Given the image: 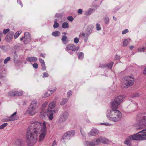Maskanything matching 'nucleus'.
<instances>
[{
    "label": "nucleus",
    "instance_id": "obj_15",
    "mask_svg": "<svg viewBox=\"0 0 146 146\" xmlns=\"http://www.w3.org/2000/svg\"><path fill=\"white\" fill-rule=\"evenodd\" d=\"M56 90V88H54L53 90H48L43 97L46 98L48 97L52 94L54 92H55Z\"/></svg>",
    "mask_w": 146,
    "mask_h": 146
},
{
    "label": "nucleus",
    "instance_id": "obj_1",
    "mask_svg": "<svg viewBox=\"0 0 146 146\" xmlns=\"http://www.w3.org/2000/svg\"><path fill=\"white\" fill-rule=\"evenodd\" d=\"M40 135L39 140L42 141L46 133V123L36 121L32 123L29 126L27 131V139L26 142L29 146H32L35 143L37 139L38 134Z\"/></svg>",
    "mask_w": 146,
    "mask_h": 146
},
{
    "label": "nucleus",
    "instance_id": "obj_24",
    "mask_svg": "<svg viewBox=\"0 0 146 146\" xmlns=\"http://www.w3.org/2000/svg\"><path fill=\"white\" fill-rule=\"evenodd\" d=\"M55 102L53 101L51 103H50L49 104L48 106V108L50 109L54 108L55 107Z\"/></svg>",
    "mask_w": 146,
    "mask_h": 146
},
{
    "label": "nucleus",
    "instance_id": "obj_40",
    "mask_svg": "<svg viewBox=\"0 0 146 146\" xmlns=\"http://www.w3.org/2000/svg\"><path fill=\"white\" fill-rule=\"evenodd\" d=\"M58 23L56 21H54V24L53 25V27L54 28H56L58 27Z\"/></svg>",
    "mask_w": 146,
    "mask_h": 146
},
{
    "label": "nucleus",
    "instance_id": "obj_51",
    "mask_svg": "<svg viewBox=\"0 0 146 146\" xmlns=\"http://www.w3.org/2000/svg\"><path fill=\"white\" fill-rule=\"evenodd\" d=\"M72 92L71 91V90H70L69 91V92H68L67 93V94L68 95V96H71L72 95Z\"/></svg>",
    "mask_w": 146,
    "mask_h": 146
},
{
    "label": "nucleus",
    "instance_id": "obj_23",
    "mask_svg": "<svg viewBox=\"0 0 146 146\" xmlns=\"http://www.w3.org/2000/svg\"><path fill=\"white\" fill-rule=\"evenodd\" d=\"M52 35L54 36L57 37L59 36L60 35V33L59 31H55L52 33Z\"/></svg>",
    "mask_w": 146,
    "mask_h": 146
},
{
    "label": "nucleus",
    "instance_id": "obj_50",
    "mask_svg": "<svg viewBox=\"0 0 146 146\" xmlns=\"http://www.w3.org/2000/svg\"><path fill=\"white\" fill-rule=\"evenodd\" d=\"M48 74L47 72H44L43 74V77L45 78V77H47L48 76Z\"/></svg>",
    "mask_w": 146,
    "mask_h": 146
},
{
    "label": "nucleus",
    "instance_id": "obj_36",
    "mask_svg": "<svg viewBox=\"0 0 146 146\" xmlns=\"http://www.w3.org/2000/svg\"><path fill=\"white\" fill-rule=\"evenodd\" d=\"M128 40L127 39H125L123 42V46H127L128 44Z\"/></svg>",
    "mask_w": 146,
    "mask_h": 146
},
{
    "label": "nucleus",
    "instance_id": "obj_47",
    "mask_svg": "<svg viewBox=\"0 0 146 146\" xmlns=\"http://www.w3.org/2000/svg\"><path fill=\"white\" fill-rule=\"evenodd\" d=\"M106 64H100V66L101 68H106Z\"/></svg>",
    "mask_w": 146,
    "mask_h": 146
},
{
    "label": "nucleus",
    "instance_id": "obj_8",
    "mask_svg": "<svg viewBox=\"0 0 146 146\" xmlns=\"http://www.w3.org/2000/svg\"><path fill=\"white\" fill-rule=\"evenodd\" d=\"M69 116L68 113L67 111H64L63 112L58 122L60 123H63L66 121Z\"/></svg>",
    "mask_w": 146,
    "mask_h": 146
},
{
    "label": "nucleus",
    "instance_id": "obj_10",
    "mask_svg": "<svg viewBox=\"0 0 146 146\" xmlns=\"http://www.w3.org/2000/svg\"><path fill=\"white\" fill-rule=\"evenodd\" d=\"M117 110H111L108 111L107 113V116L108 119L110 120H111L112 118L116 113V111Z\"/></svg>",
    "mask_w": 146,
    "mask_h": 146
},
{
    "label": "nucleus",
    "instance_id": "obj_6",
    "mask_svg": "<svg viewBox=\"0 0 146 146\" xmlns=\"http://www.w3.org/2000/svg\"><path fill=\"white\" fill-rule=\"evenodd\" d=\"M138 124L139 125L140 128H142L146 127V114L141 115V119Z\"/></svg>",
    "mask_w": 146,
    "mask_h": 146
},
{
    "label": "nucleus",
    "instance_id": "obj_37",
    "mask_svg": "<svg viewBox=\"0 0 146 146\" xmlns=\"http://www.w3.org/2000/svg\"><path fill=\"white\" fill-rule=\"evenodd\" d=\"M11 59V58L10 57H7L4 60V63L5 64L7 63Z\"/></svg>",
    "mask_w": 146,
    "mask_h": 146
},
{
    "label": "nucleus",
    "instance_id": "obj_56",
    "mask_svg": "<svg viewBox=\"0 0 146 146\" xmlns=\"http://www.w3.org/2000/svg\"><path fill=\"white\" fill-rule=\"evenodd\" d=\"M47 104L48 103H46L45 104H43L42 105V107H45L47 105Z\"/></svg>",
    "mask_w": 146,
    "mask_h": 146
},
{
    "label": "nucleus",
    "instance_id": "obj_5",
    "mask_svg": "<svg viewBox=\"0 0 146 146\" xmlns=\"http://www.w3.org/2000/svg\"><path fill=\"white\" fill-rule=\"evenodd\" d=\"M134 83L133 78L131 76H128L125 78L122 85L123 87L127 88L132 85Z\"/></svg>",
    "mask_w": 146,
    "mask_h": 146
},
{
    "label": "nucleus",
    "instance_id": "obj_4",
    "mask_svg": "<svg viewBox=\"0 0 146 146\" xmlns=\"http://www.w3.org/2000/svg\"><path fill=\"white\" fill-rule=\"evenodd\" d=\"M37 101L36 100H33L29 107L28 112L31 115H33L36 113L35 109L37 104Z\"/></svg>",
    "mask_w": 146,
    "mask_h": 146
},
{
    "label": "nucleus",
    "instance_id": "obj_43",
    "mask_svg": "<svg viewBox=\"0 0 146 146\" xmlns=\"http://www.w3.org/2000/svg\"><path fill=\"white\" fill-rule=\"evenodd\" d=\"M9 31H10V29H4L3 30V33L5 35L7 33H8Z\"/></svg>",
    "mask_w": 146,
    "mask_h": 146
},
{
    "label": "nucleus",
    "instance_id": "obj_59",
    "mask_svg": "<svg viewBox=\"0 0 146 146\" xmlns=\"http://www.w3.org/2000/svg\"><path fill=\"white\" fill-rule=\"evenodd\" d=\"M134 48V47L133 46H130V47H129V49H130V50H132V49L133 48Z\"/></svg>",
    "mask_w": 146,
    "mask_h": 146
},
{
    "label": "nucleus",
    "instance_id": "obj_49",
    "mask_svg": "<svg viewBox=\"0 0 146 146\" xmlns=\"http://www.w3.org/2000/svg\"><path fill=\"white\" fill-rule=\"evenodd\" d=\"M67 19L70 21H72L74 19L72 16H69L68 17Z\"/></svg>",
    "mask_w": 146,
    "mask_h": 146
},
{
    "label": "nucleus",
    "instance_id": "obj_60",
    "mask_svg": "<svg viewBox=\"0 0 146 146\" xmlns=\"http://www.w3.org/2000/svg\"><path fill=\"white\" fill-rule=\"evenodd\" d=\"M143 74H146V67L144 69L143 72Z\"/></svg>",
    "mask_w": 146,
    "mask_h": 146
},
{
    "label": "nucleus",
    "instance_id": "obj_11",
    "mask_svg": "<svg viewBox=\"0 0 146 146\" xmlns=\"http://www.w3.org/2000/svg\"><path fill=\"white\" fill-rule=\"evenodd\" d=\"M13 35L14 33L13 32L9 33L5 37V39L8 42L11 41L13 39Z\"/></svg>",
    "mask_w": 146,
    "mask_h": 146
},
{
    "label": "nucleus",
    "instance_id": "obj_39",
    "mask_svg": "<svg viewBox=\"0 0 146 146\" xmlns=\"http://www.w3.org/2000/svg\"><path fill=\"white\" fill-rule=\"evenodd\" d=\"M84 57V54L82 52H80L78 55V58L79 59H82Z\"/></svg>",
    "mask_w": 146,
    "mask_h": 146
},
{
    "label": "nucleus",
    "instance_id": "obj_38",
    "mask_svg": "<svg viewBox=\"0 0 146 146\" xmlns=\"http://www.w3.org/2000/svg\"><path fill=\"white\" fill-rule=\"evenodd\" d=\"M67 39V36L66 35H62L61 40L63 42H65Z\"/></svg>",
    "mask_w": 146,
    "mask_h": 146
},
{
    "label": "nucleus",
    "instance_id": "obj_17",
    "mask_svg": "<svg viewBox=\"0 0 146 146\" xmlns=\"http://www.w3.org/2000/svg\"><path fill=\"white\" fill-rule=\"evenodd\" d=\"M85 144L86 146H92L96 145L94 139L91 141H86L85 142Z\"/></svg>",
    "mask_w": 146,
    "mask_h": 146
},
{
    "label": "nucleus",
    "instance_id": "obj_30",
    "mask_svg": "<svg viewBox=\"0 0 146 146\" xmlns=\"http://www.w3.org/2000/svg\"><path fill=\"white\" fill-rule=\"evenodd\" d=\"M62 27L64 29L68 28L69 27L68 24L66 22H64L62 23Z\"/></svg>",
    "mask_w": 146,
    "mask_h": 146
},
{
    "label": "nucleus",
    "instance_id": "obj_46",
    "mask_svg": "<svg viewBox=\"0 0 146 146\" xmlns=\"http://www.w3.org/2000/svg\"><path fill=\"white\" fill-rule=\"evenodd\" d=\"M79 41V39L78 38L76 37V38H74V42L75 43H76V44L78 43V42Z\"/></svg>",
    "mask_w": 146,
    "mask_h": 146
},
{
    "label": "nucleus",
    "instance_id": "obj_28",
    "mask_svg": "<svg viewBox=\"0 0 146 146\" xmlns=\"http://www.w3.org/2000/svg\"><path fill=\"white\" fill-rule=\"evenodd\" d=\"M24 43L25 44H27L31 40V38H29V39L27 38H24Z\"/></svg>",
    "mask_w": 146,
    "mask_h": 146
},
{
    "label": "nucleus",
    "instance_id": "obj_21",
    "mask_svg": "<svg viewBox=\"0 0 146 146\" xmlns=\"http://www.w3.org/2000/svg\"><path fill=\"white\" fill-rule=\"evenodd\" d=\"M15 144L18 146H22L23 144V141L20 139H17L15 141Z\"/></svg>",
    "mask_w": 146,
    "mask_h": 146
},
{
    "label": "nucleus",
    "instance_id": "obj_33",
    "mask_svg": "<svg viewBox=\"0 0 146 146\" xmlns=\"http://www.w3.org/2000/svg\"><path fill=\"white\" fill-rule=\"evenodd\" d=\"M15 91L12 90L10 91L8 93V95L9 96L14 97V94L15 93Z\"/></svg>",
    "mask_w": 146,
    "mask_h": 146
},
{
    "label": "nucleus",
    "instance_id": "obj_7",
    "mask_svg": "<svg viewBox=\"0 0 146 146\" xmlns=\"http://www.w3.org/2000/svg\"><path fill=\"white\" fill-rule=\"evenodd\" d=\"M75 133V131L74 130L68 131L64 135L61 139L62 140H69L70 138V137L74 135Z\"/></svg>",
    "mask_w": 146,
    "mask_h": 146
},
{
    "label": "nucleus",
    "instance_id": "obj_2",
    "mask_svg": "<svg viewBox=\"0 0 146 146\" xmlns=\"http://www.w3.org/2000/svg\"><path fill=\"white\" fill-rule=\"evenodd\" d=\"M146 139V128L143 129L135 134L129 136L126 139L124 143L129 146L131 145L130 141L132 140H144Z\"/></svg>",
    "mask_w": 146,
    "mask_h": 146
},
{
    "label": "nucleus",
    "instance_id": "obj_57",
    "mask_svg": "<svg viewBox=\"0 0 146 146\" xmlns=\"http://www.w3.org/2000/svg\"><path fill=\"white\" fill-rule=\"evenodd\" d=\"M119 57L117 55H116L115 58V59L116 60L119 59Z\"/></svg>",
    "mask_w": 146,
    "mask_h": 146
},
{
    "label": "nucleus",
    "instance_id": "obj_64",
    "mask_svg": "<svg viewBox=\"0 0 146 146\" xmlns=\"http://www.w3.org/2000/svg\"><path fill=\"white\" fill-rule=\"evenodd\" d=\"M62 34L64 35H65L66 34V32H63L62 33Z\"/></svg>",
    "mask_w": 146,
    "mask_h": 146
},
{
    "label": "nucleus",
    "instance_id": "obj_19",
    "mask_svg": "<svg viewBox=\"0 0 146 146\" xmlns=\"http://www.w3.org/2000/svg\"><path fill=\"white\" fill-rule=\"evenodd\" d=\"M26 60L30 62H36L38 60L37 58L35 57H28L26 59Z\"/></svg>",
    "mask_w": 146,
    "mask_h": 146
},
{
    "label": "nucleus",
    "instance_id": "obj_13",
    "mask_svg": "<svg viewBox=\"0 0 146 146\" xmlns=\"http://www.w3.org/2000/svg\"><path fill=\"white\" fill-rule=\"evenodd\" d=\"M16 114V112H14L9 117H8L7 119V121H11L17 120L18 118V116H15Z\"/></svg>",
    "mask_w": 146,
    "mask_h": 146
},
{
    "label": "nucleus",
    "instance_id": "obj_32",
    "mask_svg": "<svg viewBox=\"0 0 146 146\" xmlns=\"http://www.w3.org/2000/svg\"><path fill=\"white\" fill-rule=\"evenodd\" d=\"M46 115V113L44 112H40V118L43 119L44 118Z\"/></svg>",
    "mask_w": 146,
    "mask_h": 146
},
{
    "label": "nucleus",
    "instance_id": "obj_58",
    "mask_svg": "<svg viewBox=\"0 0 146 146\" xmlns=\"http://www.w3.org/2000/svg\"><path fill=\"white\" fill-rule=\"evenodd\" d=\"M101 124H102V125H109V124H108V123H101Z\"/></svg>",
    "mask_w": 146,
    "mask_h": 146
},
{
    "label": "nucleus",
    "instance_id": "obj_31",
    "mask_svg": "<svg viewBox=\"0 0 146 146\" xmlns=\"http://www.w3.org/2000/svg\"><path fill=\"white\" fill-rule=\"evenodd\" d=\"M22 32L21 31H17L15 34L14 36V38H17L19 36V35Z\"/></svg>",
    "mask_w": 146,
    "mask_h": 146
},
{
    "label": "nucleus",
    "instance_id": "obj_14",
    "mask_svg": "<svg viewBox=\"0 0 146 146\" xmlns=\"http://www.w3.org/2000/svg\"><path fill=\"white\" fill-rule=\"evenodd\" d=\"M66 49L68 50L75 51L76 50V46L73 44H69L67 45Z\"/></svg>",
    "mask_w": 146,
    "mask_h": 146
},
{
    "label": "nucleus",
    "instance_id": "obj_42",
    "mask_svg": "<svg viewBox=\"0 0 146 146\" xmlns=\"http://www.w3.org/2000/svg\"><path fill=\"white\" fill-rule=\"evenodd\" d=\"M96 28L97 30L98 31H100L101 29L100 25L98 23L96 24Z\"/></svg>",
    "mask_w": 146,
    "mask_h": 146
},
{
    "label": "nucleus",
    "instance_id": "obj_35",
    "mask_svg": "<svg viewBox=\"0 0 146 146\" xmlns=\"http://www.w3.org/2000/svg\"><path fill=\"white\" fill-rule=\"evenodd\" d=\"M8 125V123H3L0 126V129H4L6 126Z\"/></svg>",
    "mask_w": 146,
    "mask_h": 146
},
{
    "label": "nucleus",
    "instance_id": "obj_48",
    "mask_svg": "<svg viewBox=\"0 0 146 146\" xmlns=\"http://www.w3.org/2000/svg\"><path fill=\"white\" fill-rule=\"evenodd\" d=\"M128 32H129V31H128V29H126L124 30V31H123L122 32V34L123 35H124V34L128 33Z\"/></svg>",
    "mask_w": 146,
    "mask_h": 146
},
{
    "label": "nucleus",
    "instance_id": "obj_12",
    "mask_svg": "<svg viewBox=\"0 0 146 146\" xmlns=\"http://www.w3.org/2000/svg\"><path fill=\"white\" fill-rule=\"evenodd\" d=\"M99 133V131L95 128L92 129L91 131L88 133V135L90 136H95L97 135Z\"/></svg>",
    "mask_w": 146,
    "mask_h": 146
},
{
    "label": "nucleus",
    "instance_id": "obj_62",
    "mask_svg": "<svg viewBox=\"0 0 146 146\" xmlns=\"http://www.w3.org/2000/svg\"><path fill=\"white\" fill-rule=\"evenodd\" d=\"M82 35L83 36H85V35H86V34H85L84 33H82Z\"/></svg>",
    "mask_w": 146,
    "mask_h": 146
},
{
    "label": "nucleus",
    "instance_id": "obj_55",
    "mask_svg": "<svg viewBox=\"0 0 146 146\" xmlns=\"http://www.w3.org/2000/svg\"><path fill=\"white\" fill-rule=\"evenodd\" d=\"M40 56L44 58H45V56L42 53H41L40 55Z\"/></svg>",
    "mask_w": 146,
    "mask_h": 146
},
{
    "label": "nucleus",
    "instance_id": "obj_54",
    "mask_svg": "<svg viewBox=\"0 0 146 146\" xmlns=\"http://www.w3.org/2000/svg\"><path fill=\"white\" fill-rule=\"evenodd\" d=\"M139 96V95L137 93H136L135 94H133V97H132L133 98H134V97H138V96Z\"/></svg>",
    "mask_w": 146,
    "mask_h": 146
},
{
    "label": "nucleus",
    "instance_id": "obj_3",
    "mask_svg": "<svg viewBox=\"0 0 146 146\" xmlns=\"http://www.w3.org/2000/svg\"><path fill=\"white\" fill-rule=\"evenodd\" d=\"M123 99V97L122 96H119L115 98L111 103V108L112 109L115 110L118 108V106L122 102Z\"/></svg>",
    "mask_w": 146,
    "mask_h": 146
},
{
    "label": "nucleus",
    "instance_id": "obj_9",
    "mask_svg": "<svg viewBox=\"0 0 146 146\" xmlns=\"http://www.w3.org/2000/svg\"><path fill=\"white\" fill-rule=\"evenodd\" d=\"M116 113L111 121H119L121 117V113L118 110L115 111Z\"/></svg>",
    "mask_w": 146,
    "mask_h": 146
},
{
    "label": "nucleus",
    "instance_id": "obj_16",
    "mask_svg": "<svg viewBox=\"0 0 146 146\" xmlns=\"http://www.w3.org/2000/svg\"><path fill=\"white\" fill-rule=\"evenodd\" d=\"M48 113L50 114L48 115V118L49 119L51 120L53 118V113H55L56 111L54 110H48Z\"/></svg>",
    "mask_w": 146,
    "mask_h": 146
},
{
    "label": "nucleus",
    "instance_id": "obj_26",
    "mask_svg": "<svg viewBox=\"0 0 146 146\" xmlns=\"http://www.w3.org/2000/svg\"><path fill=\"white\" fill-rule=\"evenodd\" d=\"M24 37L27 38L28 39L31 38V35L28 32H26L24 33Z\"/></svg>",
    "mask_w": 146,
    "mask_h": 146
},
{
    "label": "nucleus",
    "instance_id": "obj_44",
    "mask_svg": "<svg viewBox=\"0 0 146 146\" xmlns=\"http://www.w3.org/2000/svg\"><path fill=\"white\" fill-rule=\"evenodd\" d=\"M33 66L34 68L37 69L38 68V64L36 63L35 62L33 64Z\"/></svg>",
    "mask_w": 146,
    "mask_h": 146
},
{
    "label": "nucleus",
    "instance_id": "obj_34",
    "mask_svg": "<svg viewBox=\"0 0 146 146\" xmlns=\"http://www.w3.org/2000/svg\"><path fill=\"white\" fill-rule=\"evenodd\" d=\"M108 142V140L105 138L102 137V142L103 143H106Z\"/></svg>",
    "mask_w": 146,
    "mask_h": 146
},
{
    "label": "nucleus",
    "instance_id": "obj_22",
    "mask_svg": "<svg viewBox=\"0 0 146 146\" xmlns=\"http://www.w3.org/2000/svg\"><path fill=\"white\" fill-rule=\"evenodd\" d=\"M96 145L99 144L102 142V137H99L97 139H94Z\"/></svg>",
    "mask_w": 146,
    "mask_h": 146
},
{
    "label": "nucleus",
    "instance_id": "obj_61",
    "mask_svg": "<svg viewBox=\"0 0 146 146\" xmlns=\"http://www.w3.org/2000/svg\"><path fill=\"white\" fill-rule=\"evenodd\" d=\"M113 19L115 21H116L117 18L113 16Z\"/></svg>",
    "mask_w": 146,
    "mask_h": 146
},
{
    "label": "nucleus",
    "instance_id": "obj_18",
    "mask_svg": "<svg viewBox=\"0 0 146 146\" xmlns=\"http://www.w3.org/2000/svg\"><path fill=\"white\" fill-rule=\"evenodd\" d=\"M39 60L41 64L42 70L43 71L46 70V67L45 64V62L44 60H42L41 58H40L39 59Z\"/></svg>",
    "mask_w": 146,
    "mask_h": 146
},
{
    "label": "nucleus",
    "instance_id": "obj_29",
    "mask_svg": "<svg viewBox=\"0 0 146 146\" xmlns=\"http://www.w3.org/2000/svg\"><path fill=\"white\" fill-rule=\"evenodd\" d=\"M113 63V62H111L110 63L106 64V68H112Z\"/></svg>",
    "mask_w": 146,
    "mask_h": 146
},
{
    "label": "nucleus",
    "instance_id": "obj_45",
    "mask_svg": "<svg viewBox=\"0 0 146 146\" xmlns=\"http://www.w3.org/2000/svg\"><path fill=\"white\" fill-rule=\"evenodd\" d=\"M145 48H144L143 47L141 48H139L138 49V50L139 52H143L145 51Z\"/></svg>",
    "mask_w": 146,
    "mask_h": 146
},
{
    "label": "nucleus",
    "instance_id": "obj_25",
    "mask_svg": "<svg viewBox=\"0 0 146 146\" xmlns=\"http://www.w3.org/2000/svg\"><path fill=\"white\" fill-rule=\"evenodd\" d=\"M68 100V99L67 98H64L62 99L60 102V104L62 105H64L66 103Z\"/></svg>",
    "mask_w": 146,
    "mask_h": 146
},
{
    "label": "nucleus",
    "instance_id": "obj_53",
    "mask_svg": "<svg viewBox=\"0 0 146 146\" xmlns=\"http://www.w3.org/2000/svg\"><path fill=\"white\" fill-rule=\"evenodd\" d=\"M80 131L81 133L83 136H85V134L84 133V132L82 131V129L80 128Z\"/></svg>",
    "mask_w": 146,
    "mask_h": 146
},
{
    "label": "nucleus",
    "instance_id": "obj_63",
    "mask_svg": "<svg viewBox=\"0 0 146 146\" xmlns=\"http://www.w3.org/2000/svg\"><path fill=\"white\" fill-rule=\"evenodd\" d=\"M23 39H24V37H22L20 38V40L21 41H22Z\"/></svg>",
    "mask_w": 146,
    "mask_h": 146
},
{
    "label": "nucleus",
    "instance_id": "obj_52",
    "mask_svg": "<svg viewBox=\"0 0 146 146\" xmlns=\"http://www.w3.org/2000/svg\"><path fill=\"white\" fill-rule=\"evenodd\" d=\"M82 11L81 9H79L78 11V13L80 14H82Z\"/></svg>",
    "mask_w": 146,
    "mask_h": 146
},
{
    "label": "nucleus",
    "instance_id": "obj_27",
    "mask_svg": "<svg viewBox=\"0 0 146 146\" xmlns=\"http://www.w3.org/2000/svg\"><path fill=\"white\" fill-rule=\"evenodd\" d=\"M92 29L89 28L87 30V33H86V36L88 37L92 33Z\"/></svg>",
    "mask_w": 146,
    "mask_h": 146
},
{
    "label": "nucleus",
    "instance_id": "obj_20",
    "mask_svg": "<svg viewBox=\"0 0 146 146\" xmlns=\"http://www.w3.org/2000/svg\"><path fill=\"white\" fill-rule=\"evenodd\" d=\"M23 91H15V93L13 94L14 97L21 96L23 95Z\"/></svg>",
    "mask_w": 146,
    "mask_h": 146
},
{
    "label": "nucleus",
    "instance_id": "obj_41",
    "mask_svg": "<svg viewBox=\"0 0 146 146\" xmlns=\"http://www.w3.org/2000/svg\"><path fill=\"white\" fill-rule=\"evenodd\" d=\"M104 21L106 24H108L109 22V18L108 17H106L104 19Z\"/></svg>",
    "mask_w": 146,
    "mask_h": 146
}]
</instances>
